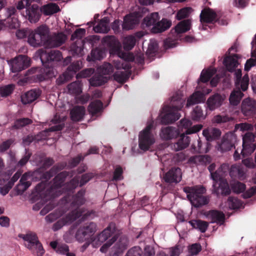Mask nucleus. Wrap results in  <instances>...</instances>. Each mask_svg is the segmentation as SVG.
Listing matches in <instances>:
<instances>
[{
  "instance_id": "nucleus-1",
  "label": "nucleus",
  "mask_w": 256,
  "mask_h": 256,
  "mask_svg": "<svg viewBox=\"0 0 256 256\" xmlns=\"http://www.w3.org/2000/svg\"><path fill=\"white\" fill-rule=\"evenodd\" d=\"M93 176L92 173H86L82 176L80 181L79 177L76 176L64 186L62 189L64 192L67 193V194L62 198V201L66 204L70 202V208L72 210V211L64 218V224H70L82 215V218L84 219L87 218L90 215V213L88 212L83 214L84 210L80 208L86 202L84 198L86 190L81 189L72 196H70V194L74 193V190L79 184L80 186H82L88 182Z\"/></svg>"
},
{
  "instance_id": "nucleus-2",
  "label": "nucleus",
  "mask_w": 256,
  "mask_h": 256,
  "mask_svg": "<svg viewBox=\"0 0 256 256\" xmlns=\"http://www.w3.org/2000/svg\"><path fill=\"white\" fill-rule=\"evenodd\" d=\"M18 38L28 37V42L32 46L38 48L44 46L46 48L58 47L65 42L66 36L62 32L50 34V28L42 24L32 30H19L16 33Z\"/></svg>"
},
{
  "instance_id": "nucleus-3",
  "label": "nucleus",
  "mask_w": 256,
  "mask_h": 256,
  "mask_svg": "<svg viewBox=\"0 0 256 256\" xmlns=\"http://www.w3.org/2000/svg\"><path fill=\"white\" fill-rule=\"evenodd\" d=\"M38 174L42 181L36 186V192L42 198L48 200L55 196V193L62 187L70 172L63 171L58 174L53 179L52 184L48 183V180L56 174L54 171L52 170V168L44 172H41L40 168H39L33 172L32 176H36Z\"/></svg>"
},
{
  "instance_id": "nucleus-4",
  "label": "nucleus",
  "mask_w": 256,
  "mask_h": 256,
  "mask_svg": "<svg viewBox=\"0 0 256 256\" xmlns=\"http://www.w3.org/2000/svg\"><path fill=\"white\" fill-rule=\"evenodd\" d=\"M170 102V106H166L162 108V112L164 113L161 118L162 124H171L179 119L180 115L178 110L184 106L185 100L182 98L181 94L177 92L172 97Z\"/></svg>"
},
{
  "instance_id": "nucleus-5",
  "label": "nucleus",
  "mask_w": 256,
  "mask_h": 256,
  "mask_svg": "<svg viewBox=\"0 0 256 256\" xmlns=\"http://www.w3.org/2000/svg\"><path fill=\"white\" fill-rule=\"evenodd\" d=\"M183 190L186 194L187 198L192 205L196 208L206 205L209 202L208 197L204 196L206 190L202 186H186L184 188Z\"/></svg>"
},
{
  "instance_id": "nucleus-6",
  "label": "nucleus",
  "mask_w": 256,
  "mask_h": 256,
  "mask_svg": "<svg viewBox=\"0 0 256 256\" xmlns=\"http://www.w3.org/2000/svg\"><path fill=\"white\" fill-rule=\"evenodd\" d=\"M160 16L158 12H153L145 17L142 21L144 26L150 27L153 26L151 29L152 33L157 34L163 32L169 28L171 25L170 20L166 18H162L159 21Z\"/></svg>"
},
{
  "instance_id": "nucleus-7",
  "label": "nucleus",
  "mask_w": 256,
  "mask_h": 256,
  "mask_svg": "<svg viewBox=\"0 0 256 256\" xmlns=\"http://www.w3.org/2000/svg\"><path fill=\"white\" fill-rule=\"evenodd\" d=\"M18 237L26 242L25 246L37 256H42L44 254V250L36 234L30 232L26 234H20Z\"/></svg>"
},
{
  "instance_id": "nucleus-8",
  "label": "nucleus",
  "mask_w": 256,
  "mask_h": 256,
  "mask_svg": "<svg viewBox=\"0 0 256 256\" xmlns=\"http://www.w3.org/2000/svg\"><path fill=\"white\" fill-rule=\"evenodd\" d=\"M152 126V124H149L139 134V148L144 151L148 150L155 142L154 135L151 132Z\"/></svg>"
},
{
  "instance_id": "nucleus-9",
  "label": "nucleus",
  "mask_w": 256,
  "mask_h": 256,
  "mask_svg": "<svg viewBox=\"0 0 256 256\" xmlns=\"http://www.w3.org/2000/svg\"><path fill=\"white\" fill-rule=\"evenodd\" d=\"M40 60L45 66H50V64L52 62H58L62 58V53L57 50H50L49 52L44 50L38 51Z\"/></svg>"
},
{
  "instance_id": "nucleus-10",
  "label": "nucleus",
  "mask_w": 256,
  "mask_h": 256,
  "mask_svg": "<svg viewBox=\"0 0 256 256\" xmlns=\"http://www.w3.org/2000/svg\"><path fill=\"white\" fill-rule=\"evenodd\" d=\"M96 224L90 222L80 226L76 234V238L80 242H83L91 237L96 231Z\"/></svg>"
},
{
  "instance_id": "nucleus-11",
  "label": "nucleus",
  "mask_w": 256,
  "mask_h": 256,
  "mask_svg": "<svg viewBox=\"0 0 256 256\" xmlns=\"http://www.w3.org/2000/svg\"><path fill=\"white\" fill-rule=\"evenodd\" d=\"M223 176H220V178L218 180H213L212 192L217 196L220 194L226 196L231 193L229 184L228 182L222 178Z\"/></svg>"
},
{
  "instance_id": "nucleus-12",
  "label": "nucleus",
  "mask_w": 256,
  "mask_h": 256,
  "mask_svg": "<svg viewBox=\"0 0 256 256\" xmlns=\"http://www.w3.org/2000/svg\"><path fill=\"white\" fill-rule=\"evenodd\" d=\"M142 17V14L140 12H134L126 15L124 18L122 27L124 30L133 29L138 25L140 19Z\"/></svg>"
},
{
  "instance_id": "nucleus-13",
  "label": "nucleus",
  "mask_w": 256,
  "mask_h": 256,
  "mask_svg": "<svg viewBox=\"0 0 256 256\" xmlns=\"http://www.w3.org/2000/svg\"><path fill=\"white\" fill-rule=\"evenodd\" d=\"M81 68V62L79 60H76L72 62L67 68L66 72L62 76H60L56 80L58 84H62L69 80Z\"/></svg>"
},
{
  "instance_id": "nucleus-14",
  "label": "nucleus",
  "mask_w": 256,
  "mask_h": 256,
  "mask_svg": "<svg viewBox=\"0 0 256 256\" xmlns=\"http://www.w3.org/2000/svg\"><path fill=\"white\" fill-rule=\"evenodd\" d=\"M30 64V59L26 56L20 55L16 58L12 64V70L17 72L28 68Z\"/></svg>"
},
{
  "instance_id": "nucleus-15",
  "label": "nucleus",
  "mask_w": 256,
  "mask_h": 256,
  "mask_svg": "<svg viewBox=\"0 0 256 256\" xmlns=\"http://www.w3.org/2000/svg\"><path fill=\"white\" fill-rule=\"evenodd\" d=\"M182 176L181 169L178 167H173L164 175V180L167 183L178 184L180 182Z\"/></svg>"
},
{
  "instance_id": "nucleus-16",
  "label": "nucleus",
  "mask_w": 256,
  "mask_h": 256,
  "mask_svg": "<svg viewBox=\"0 0 256 256\" xmlns=\"http://www.w3.org/2000/svg\"><path fill=\"white\" fill-rule=\"evenodd\" d=\"M241 110L245 116H252L256 112V100L250 98L244 99L242 103Z\"/></svg>"
},
{
  "instance_id": "nucleus-17",
  "label": "nucleus",
  "mask_w": 256,
  "mask_h": 256,
  "mask_svg": "<svg viewBox=\"0 0 256 256\" xmlns=\"http://www.w3.org/2000/svg\"><path fill=\"white\" fill-rule=\"evenodd\" d=\"M218 14L210 8H204L200 14V21L202 23L214 24L216 22Z\"/></svg>"
},
{
  "instance_id": "nucleus-18",
  "label": "nucleus",
  "mask_w": 256,
  "mask_h": 256,
  "mask_svg": "<svg viewBox=\"0 0 256 256\" xmlns=\"http://www.w3.org/2000/svg\"><path fill=\"white\" fill-rule=\"evenodd\" d=\"M102 42L110 48V53L118 52L120 50V44L114 36L108 35L104 36Z\"/></svg>"
},
{
  "instance_id": "nucleus-19",
  "label": "nucleus",
  "mask_w": 256,
  "mask_h": 256,
  "mask_svg": "<svg viewBox=\"0 0 256 256\" xmlns=\"http://www.w3.org/2000/svg\"><path fill=\"white\" fill-rule=\"evenodd\" d=\"M216 164L214 163L210 164L208 168V170L210 173L211 178L212 180H218L220 178V176H224V174L228 170V166L226 164H222L215 172Z\"/></svg>"
},
{
  "instance_id": "nucleus-20",
  "label": "nucleus",
  "mask_w": 256,
  "mask_h": 256,
  "mask_svg": "<svg viewBox=\"0 0 256 256\" xmlns=\"http://www.w3.org/2000/svg\"><path fill=\"white\" fill-rule=\"evenodd\" d=\"M30 177V172H26L22 175L18 184L16 188L18 194H22L25 192L31 185V182L28 180Z\"/></svg>"
},
{
  "instance_id": "nucleus-21",
  "label": "nucleus",
  "mask_w": 256,
  "mask_h": 256,
  "mask_svg": "<svg viewBox=\"0 0 256 256\" xmlns=\"http://www.w3.org/2000/svg\"><path fill=\"white\" fill-rule=\"evenodd\" d=\"M41 14L39 7L36 4H33L26 10V18L31 23H36L40 17Z\"/></svg>"
},
{
  "instance_id": "nucleus-22",
  "label": "nucleus",
  "mask_w": 256,
  "mask_h": 256,
  "mask_svg": "<svg viewBox=\"0 0 256 256\" xmlns=\"http://www.w3.org/2000/svg\"><path fill=\"white\" fill-rule=\"evenodd\" d=\"M103 103L98 100L92 102L88 107V110L92 117H96L100 115L103 111Z\"/></svg>"
},
{
  "instance_id": "nucleus-23",
  "label": "nucleus",
  "mask_w": 256,
  "mask_h": 256,
  "mask_svg": "<svg viewBox=\"0 0 256 256\" xmlns=\"http://www.w3.org/2000/svg\"><path fill=\"white\" fill-rule=\"evenodd\" d=\"M128 242V240L126 237H120L118 241L116 242L112 248L110 254V256H118L119 254L122 253L126 248Z\"/></svg>"
},
{
  "instance_id": "nucleus-24",
  "label": "nucleus",
  "mask_w": 256,
  "mask_h": 256,
  "mask_svg": "<svg viewBox=\"0 0 256 256\" xmlns=\"http://www.w3.org/2000/svg\"><path fill=\"white\" fill-rule=\"evenodd\" d=\"M40 94L41 91L40 90L32 89L22 96V102L24 104H30L37 100Z\"/></svg>"
},
{
  "instance_id": "nucleus-25",
  "label": "nucleus",
  "mask_w": 256,
  "mask_h": 256,
  "mask_svg": "<svg viewBox=\"0 0 256 256\" xmlns=\"http://www.w3.org/2000/svg\"><path fill=\"white\" fill-rule=\"evenodd\" d=\"M86 109L84 106H74L70 112V116L72 120L77 122L82 121L84 118Z\"/></svg>"
},
{
  "instance_id": "nucleus-26",
  "label": "nucleus",
  "mask_w": 256,
  "mask_h": 256,
  "mask_svg": "<svg viewBox=\"0 0 256 256\" xmlns=\"http://www.w3.org/2000/svg\"><path fill=\"white\" fill-rule=\"evenodd\" d=\"M224 100L222 96L218 94L210 96L206 102L208 108L212 111L219 108L222 104Z\"/></svg>"
},
{
  "instance_id": "nucleus-27",
  "label": "nucleus",
  "mask_w": 256,
  "mask_h": 256,
  "mask_svg": "<svg viewBox=\"0 0 256 256\" xmlns=\"http://www.w3.org/2000/svg\"><path fill=\"white\" fill-rule=\"evenodd\" d=\"M179 134L178 130L172 126H166L161 129L160 136L164 140H171Z\"/></svg>"
},
{
  "instance_id": "nucleus-28",
  "label": "nucleus",
  "mask_w": 256,
  "mask_h": 256,
  "mask_svg": "<svg viewBox=\"0 0 256 256\" xmlns=\"http://www.w3.org/2000/svg\"><path fill=\"white\" fill-rule=\"evenodd\" d=\"M202 134L208 142H210L220 136L221 131L216 128H210L204 130Z\"/></svg>"
},
{
  "instance_id": "nucleus-29",
  "label": "nucleus",
  "mask_w": 256,
  "mask_h": 256,
  "mask_svg": "<svg viewBox=\"0 0 256 256\" xmlns=\"http://www.w3.org/2000/svg\"><path fill=\"white\" fill-rule=\"evenodd\" d=\"M208 218L211 220L212 223L222 224L225 220L224 214L218 210H210L207 214Z\"/></svg>"
},
{
  "instance_id": "nucleus-30",
  "label": "nucleus",
  "mask_w": 256,
  "mask_h": 256,
  "mask_svg": "<svg viewBox=\"0 0 256 256\" xmlns=\"http://www.w3.org/2000/svg\"><path fill=\"white\" fill-rule=\"evenodd\" d=\"M237 54L226 56L224 60V64L227 70L230 72H234L238 67V63L237 60Z\"/></svg>"
},
{
  "instance_id": "nucleus-31",
  "label": "nucleus",
  "mask_w": 256,
  "mask_h": 256,
  "mask_svg": "<svg viewBox=\"0 0 256 256\" xmlns=\"http://www.w3.org/2000/svg\"><path fill=\"white\" fill-rule=\"evenodd\" d=\"M185 134H182L178 142L174 144L173 148L176 151L186 148L190 144V138Z\"/></svg>"
},
{
  "instance_id": "nucleus-32",
  "label": "nucleus",
  "mask_w": 256,
  "mask_h": 256,
  "mask_svg": "<svg viewBox=\"0 0 256 256\" xmlns=\"http://www.w3.org/2000/svg\"><path fill=\"white\" fill-rule=\"evenodd\" d=\"M180 124L186 128H187L185 133L186 134H190L196 133L199 132L202 128L201 124L195 125L194 126L189 128L192 124V122L187 119H182L180 120Z\"/></svg>"
},
{
  "instance_id": "nucleus-33",
  "label": "nucleus",
  "mask_w": 256,
  "mask_h": 256,
  "mask_svg": "<svg viewBox=\"0 0 256 256\" xmlns=\"http://www.w3.org/2000/svg\"><path fill=\"white\" fill-rule=\"evenodd\" d=\"M230 176L233 178L243 180L245 178L244 168L240 166L232 165L229 171Z\"/></svg>"
},
{
  "instance_id": "nucleus-34",
  "label": "nucleus",
  "mask_w": 256,
  "mask_h": 256,
  "mask_svg": "<svg viewBox=\"0 0 256 256\" xmlns=\"http://www.w3.org/2000/svg\"><path fill=\"white\" fill-rule=\"evenodd\" d=\"M109 22V18L108 17H104L98 22L96 26L94 27V30L95 32L98 33H107L110 30L108 26Z\"/></svg>"
},
{
  "instance_id": "nucleus-35",
  "label": "nucleus",
  "mask_w": 256,
  "mask_h": 256,
  "mask_svg": "<svg viewBox=\"0 0 256 256\" xmlns=\"http://www.w3.org/2000/svg\"><path fill=\"white\" fill-rule=\"evenodd\" d=\"M234 146L232 136H224L218 144V150L222 152L230 150Z\"/></svg>"
},
{
  "instance_id": "nucleus-36",
  "label": "nucleus",
  "mask_w": 256,
  "mask_h": 256,
  "mask_svg": "<svg viewBox=\"0 0 256 256\" xmlns=\"http://www.w3.org/2000/svg\"><path fill=\"white\" fill-rule=\"evenodd\" d=\"M192 228L197 229L201 232L204 233L208 226V222L201 220H192L188 222Z\"/></svg>"
},
{
  "instance_id": "nucleus-37",
  "label": "nucleus",
  "mask_w": 256,
  "mask_h": 256,
  "mask_svg": "<svg viewBox=\"0 0 256 256\" xmlns=\"http://www.w3.org/2000/svg\"><path fill=\"white\" fill-rule=\"evenodd\" d=\"M204 99V95L200 92L197 91L194 92L188 99L186 106L189 107L194 104L203 102Z\"/></svg>"
},
{
  "instance_id": "nucleus-38",
  "label": "nucleus",
  "mask_w": 256,
  "mask_h": 256,
  "mask_svg": "<svg viewBox=\"0 0 256 256\" xmlns=\"http://www.w3.org/2000/svg\"><path fill=\"white\" fill-rule=\"evenodd\" d=\"M84 41L82 40H77L70 46V50L73 54L82 56L83 54Z\"/></svg>"
},
{
  "instance_id": "nucleus-39",
  "label": "nucleus",
  "mask_w": 256,
  "mask_h": 256,
  "mask_svg": "<svg viewBox=\"0 0 256 256\" xmlns=\"http://www.w3.org/2000/svg\"><path fill=\"white\" fill-rule=\"evenodd\" d=\"M108 81L106 76H104L98 72L90 80L92 86H98L104 84Z\"/></svg>"
},
{
  "instance_id": "nucleus-40",
  "label": "nucleus",
  "mask_w": 256,
  "mask_h": 256,
  "mask_svg": "<svg viewBox=\"0 0 256 256\" xmlns=\"http://www.w3.org/2000/svg\"><path fill=\"white\" fill-rule=\"evenodd\" d=\"M188 161L191 163L195 164L206 165L210 162L211 158L208 155L194 156H190Z\"/></svg>"
},
{
  "instance_id": "nucleus-41",
  "label": "nucleus",
  "mask_w": 256,
  "mask_h": 256,
  "mask_svg": "<svg viewBox=\"0 0 256 256\" xmlns=\"http://www.w3.org/2000/svg\"><path fill=\"white\" fill-rule=\"evenodd\" d=\"M237 88L238 90H234L231 93L229 98L230 103L234 106H237L244 95L239 87Z\"/></svg>"
},
{
  "instance_id": "nucleus-42",
  "label": "nucleus",
  "mask_w": 256,
  "mask_h": 256,
  "mask_svg": "<svg viewBox=\"0 0 256 256\" xmlns=\"http://www.w3.org/2000/svg\"><path fill=\"white\" fill-rule=\"evenodd\" d=\"M44 14L46 16L51 15L59 12L60 10L58 6L54 3H49L42 7Z\"/></svg>"
},
{
  "instance_id": "nucleus-43",
  "label": "nucleus",
  "mask_w": 256,
  "mask_h": 256,
  "mask_svg": "<svg viewBox=\"0 0 256 256\" xmlns=\"http://www.w3.org/2000/svg\"><path fill=\"white\" fill-rule=\"evenodd\" d=\"M198 144H201V140H200V138L198 136L196 140L193 142L191 146V150L192 152L202 154L206 153L208 152V142H206V146L204 145V148H198Z\"/></svg>"
},
{
  "instance_id": "nucleus-44",
  "label": "nucleus",
  "mask_w": 256,
  "mask_h": 256,
  "mask_svg": "<svg viewBox=\"0 0 256 256\" xmlns=\"http://www.w3.org/2000/svg\"><path fill=\"white\" fill-rule=\"evenodd\" d=\"M190 21L188 20H184L176 26L175 30L177 34H182L190 30Z\"/></svg>"
},
{
  "instance_id": "nucleus-45",
  "label": "nucleus",
  "mask_w": 256,
  "mask_h": 256,
  "mask_svg": "<svg viewBox=\"0 0 256 256\" xmlns=\"http://www.w3.org/2000/svg\"><path fill=\"white\" fill-rule=\"evenodd\" d=\"M98 72L100 74L109 75L112 74L114 70L113 66L108 62H104L97 69Z\"/></svg>"
},
{
  "instance_id": "nucleus-46",
  "label": "nucleus",
  "mask_w": 256,
  "mask_h": 256,
  "mask_svg": "<svg viewBox=\"0 0 256 256\" xmlns=\"http://www.w3.org/2000/svg\"><path fill=\"white\" fill-rule=\"evenodd\" d=\"M104 52L99 48L92 49L90 52V56L87 58L88 61L94 62L96 60H100L103 58Z\"/></svg>"
},
{
  "instance_id": "nucleus-47",
  "label": "nucleus",
  "mask_w": 256,
  "mask_h": 256,
  "mask_svg": "<svg viewBox=\"0 0 256 256\" xmlns=\"http://www.w3.org/2000/svg\"><path fill=\"white\" fill-rule=\"evenodd\" d=\"M32 123V120L28 118H23L16 119L12 126L15 129H20Z\"/></svg>"
},
{
  "instance_id": "nucleus-48",
  "label": "nucleus",
  "mask_w": 256,
  "mask_h": 256,
  "mask_svg": "<svg viewBox=\"0 0 256 256\" xmlns=\"http://www.w3.org/2000/svg\"><path fill=\"white\" fill-rule=\"evenodd\" d=\"M68 92L72 94H79L82 92V86L80 83L78 82H74L68 86Z\"/></svg>"
},
{
  "instance_id": "nucleus-49",
  "label": "nucleus",
  "mask_w": 256,
  "mask_h": 256,
  "mask_svg": "<svg viewBox=\"0 0 256 256\" xmlns=\"http://www.w3.org/2000/svg\"><path fill=\"white\" fill-rule=\"evenodd\" d=\"M216 72V70L215 69H208L206 70H203L201 72L200 80L204 83L210 80Z\"/></svg>"
},
{
  "instance_id": "nucleus-50",
  "label": "nucleus",
  "mask_w": 256,
  "mask_h": 256,
  "mask_svg": "<svg viewBox=\"0 0 256 256\" xmlns=\"http://www.w3.org/2000/svg\"><path fill=\"white\" fill-rule=\"evenodd\" d=\"M256 146L254 143L242 144V149L240 154L244 158L251 154L256 150Z\"/></svg>"
},
{
  "instance_id": "nucleus-51",
  "label": "nucleus",
  "mask_w": 256,
  "mask_h": 256,
  "mask_svg": "<svg viewBox=\"0 0 256 256\" xmlns=\"http://www.w3.org/2000/svg\"><path fill=\"white\" fill-rule=\"evenodd\" d=\"M113 76L116 81L123 84L129 78L130 74L125 71H118L114 74Z\"/></svg>"
},
{
  "instance_id": "nucleus-52",
  "label": "nucleus",
  "mask_w": 256,
  "mask_h": 256,
  "mask_svg": "<svg viewBox=\"0 0 256 256\" xmlns=\"http://www.w3.org/2000/svg\"><path fill=\"white\" fill-rule=\"evenodd\" d=\"M191 116L192 118L196 121H198L201 119H204V116L201 106H196L192 112Z\"/></svg>"
},
{
  "instance_id": "nucleus-53",
  "label": "nucleus",
  "mask_w": 256,
  "mask_h": 256,
  "mask_svg": "<svg viewBox=\"0 0 256 256\" xmlns=\"http://www.w3.org/2000/svg\"><path fill=\"white\" fill-rule=\"evenodd\" d=\"M54 76V72L52 70L48 68L44 70L40 74L36 75V78L40 82H42L52 78Z\"/></svg>"
},
{
  "instance_id": "nucleus-54",
  "label": "nucleus",
  "mask_w": 256,
  "mask_h": 256,
  "mask_svg": "<svg viewBox=\"0 0 256 256\" xmlns=\"http://www.w3.org/2000/svg\"><path fill=\"white\" fill-rule=\"evenodd\" d=\"M112 234L111 228L108 226L97 236V240L100 243H102L111 236Z\"/></svg>"
},
{
  "instance_id": "nucleus-55",
  "label": "nucleus",
  "mask_w": 256,
  "mask_h": 256,
  "mask_svg": "<svg viewBox=\"0 0 256 256\" xmlns=\"http://www.w3.org/2000/svg\"><path fill=\"white\" fill-rule=\"evenodd\" d=\"M136 40L133 36H128L124 40V48L126 50H132L136 44Z\"/></svg>"
},
{
  "instance_id": "nucleus-56",
  "label": "nucleus",
  "mask_w": 256,
  "mask_h": 256,
  "mask_svg": "<svg viewBox=\"0 0 256 256\" xmlns=\"http://www.w3.org/2000/svg\"><path fill=\"white\" fill-rule=\"evenodd\" d=\"M228 204L230 209L236 210L240 207L242 203L241 201L238 198L233 196H230L228 200Z\"/></svg>"
},
{
  "instance_id": "nucleus-57",
  "label": "nucleus",
  "mask_w": 256,
  "mask_h": 256,
  "mask_svg": "<svg viewBox=\"0 0 256 256\" xmlns=\"http://www.w3.org/2000/svg\"><path fill=\"white\" fill-rule=\"evenodd\" d=\"M231 188L234 193L240 194L244 192L246 186L244 184L240 182H236L231 184Z\"/></svg>"
},
{
  "instance_id": "nucleus-58",
  "label": "nucleus",
  "mask_w": 256,
  "mask_h": 256,
  "mask_svg": "<svg viewBox=\"0 0 256 256\" xmlns=\"http://www.w3.org/2000/svg\"><path fill=\"white\" fill-rule=\"evenodd\" d=\"M84 159V157L81 154H78L76 156L70 160L68 163V168H72L77 166L80 162Z\"/></svg>"
},
{
  "instance_id": "nucleus-59",
  "label": "nucleus",
  "mask_w": 256,
  "mask_h": 256,
  "mask_svg": "<svg viewBox=\"0 0 256 256\" xmlns=\"http://www.w3.org/2000/svg\"><path fill=\"white\" fill-rule=\"evenodd\" d=\"M14 90V86L9 84L0 88V95L2 96L6 97L10 94Z\"/></svg>"
},
{
  "instance_id": "nucleus-60",
  "label": "nucleus",
  "mask_w": 256,
  "mask_h": 256,
  "mask_svg": "<svg viewBox=\"0 0 256 256\" xmlns=\"http://www.w3.org/2000/svg\"><path fill=\"white\" fill-rule=\"evenodd\" d=\"M232 120V118L228 115L218 114L214 117L213 122L216 124L225 123Z\"/></svg>"
},
{
  "instance_id": "nucleus-61",
  "label": "nucleus",
  "mask_w": 256,
  "mask_h": 256,
  "mask_svg": "<svg viewBox=\"0 0 256 256\" xmlns=\"http://www.w3.org/2000/svg\"><path fill=\"white\" fill-rule=\"evenodd\" d=\"M122 174L123 170L122 168L120 166H116L114 172L112 180L116 182L122 180L124 178Z\"/></svg>"
},
{
  "instance_id": "nucleus-62",
  "label": "nucleus",
  "mask_w": 256,
  "mask_h": 256,
  "mask_svg": "<svg viewBox=\"0 0 256 256\" xmlns=\"http://www.w3.org/2000/svg\"><path fill=\"white\" fill-rule=\"evenodd\" d=\"M190 10L191 8L188 7L180 9L176 14L177 19L180 20L187 18L190 13Z\"/></svg>"
},
{
  "instance_id": "nucleus-63",
  "label": "nucleus",
  "mask_w": 256,
  "mask_h": 256,
  "mask_svg": "<svg viewBox=\"0 0 256 256\" xmlns=\"http://www.w3.org/2000/svg\"><path fill=\"white\" fill-rule=\"evenodd\" d=\"M32 154L29 152L27 150H26V154L18 162L16 166L17 168H22L30 160Z\"/></svg>"
},
{
  "instance_id": "nucleus-64",
  "label": "nucleus",
  "mask_w": 256,
  "mask_h": 256,
  "mask_svg": "<svg viewBox=\"0 0 256 256\" xmlns=\"http://www.w3.org/2000/svg\"><path fill=\"white\" fill-rule=\"evenodd\" d=\"M142 250L139 246H134L130 248L126 256H141Z\"/></svg>"
}]
</instances>
